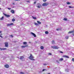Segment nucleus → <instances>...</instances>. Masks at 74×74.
<instances>
[{
    "label": "nucleus",
    "mask_w": 74,
    "mask_h": 74,
    "mask_svg": "<svg viewBox=\"0 0 74 74\" xmlns=\"http://www.w3.org/2000/svg\"><path fill=\"white\" fill-rule=\"evenodd\" d=\"M51 47L52 48H53V49H59V47L55 46H51Z\"/></svg>",
    "instance_id": "obj_1"
},
{
    "label": "nucleus",
    "mask_w": 74,
    "mask_h": 74,
    "mask_svg": "<svg viewBox=\"0 0 74 74\" xmlns=\"http://www.w3.org/2000/svg\"><path fill=\"white\" fill-rule=\"evenodd\" d=\"M33 58H34V57L32 56V54H31L30 56L29 57V59H31L32 60H34V59H33Z\"/></svg>",
    "instance_id": "obj_2"
},
{
    "label": "nucleus",
    "mask_w": 74,
    "mask_h": 74,
    "mask_svg": "<svg viewBox=\"0 0 74 74\" xmlns=\"http://www.w3.org/2000/svg\"><path fill=\"white\" fill-rule=\"evenodd\" d=\"M48 4H49V3H45L42 4V6H47V5H48Z\"/></svg>",
    "instance_id": "obj_3"
},
{
    "label": "nucleus",
    "mask_w": 74,
    "mask_h": 74,
    "mask_svg": "<svg viewBox=\"0 0 74 74\" xmlns=\"http://www.w3.org/2000/svg\"><path fill=\"white\" fill-rule=\"evenodd\" d=\"M42 6L41 4H40V3H38V6H37L38 8H40V7H41Z\"/></svg>",
    "instance_id": "obj_4"
},
{
    "label": "nucleus",
    "mask_w": 74,
    "mask_h": 74,
    "mask_svg": "<svg viewBox=\"0 0 74 74\" xmlns=\"http://www.w3.org/2000/svg\"><path fill=\"white\" fill-rule=\"evenodd\" d=\"M5 47H8V42H6L5 43Z\"/></svg>",
    "instance_id": "obj_5"
},
{
    "label": "nucleus",
    "mask_w": 74,
    "mask_h": 74,
    "mask_svg": "<svg viewBox=\"0 0 74 74\" xmlns=\"http://www.w3.org/2000/svg\"><path fill=\"white\" fill-rule=\"evenodd\" d=\"M14 25V24H13V23L8 24H7V26H11V25Z\"/></svg>",
    "instance_id": "obj_6"
},
{
    "label": "nucleus",
    "mask_w": 74,
    "mask_h": 74,
    "mask_svg": "<svg viewBox=\"0 0 74 74\" xmlns=\"http://www.w3.org/2000/svg\"><path fill=\"white\" fill-rule=\"evenodd\" d=\"M31 34L33 35V36H34V37H36V35L35 34H34L33 32H31Z\"/></svg>",
    "instance_id": "obj_7"
},
{
    "label": "nucleus",
    "mask_w": 74,
    "mask_h": 74,
    "mask_svg": "<svg viewBox=\"0 0 74 74\" xmlns=\"http://www.w3.org/2000/svg\"><path fill=\"white\" fill-rule=\"evenodd\" d=\"M22 48H25V47H28L27 45H25V46H21Z\"/></svg>",
    "instance_id": "obj_8"
},
{
    "label": "nucleus",
    "mask_w": 74,
    "mask_h": 74,
    "mask_svg": "<svg viewBox=\"0 0 74 74\" xmlns=\"http://www.w3.org/2000/svg\"><path fill=\"white\" fill-rule=\"evenodd\" d=\"M4 15H5V16H6V17H7L8 18H9V17L10 16V15L6 14H4Z\"/></svg>",
    "instance_id": "obj_9"
},
{
    "label": "nucleus",
    "mask_w": 74,
    "mask_h": 74,
    "mask_svg": "<svg viewBox=\"0 0 74 74\" xmlns=\"http://www.w3.org/2000/svg\"><path fill=\"white\" fill-rule=\"evenodd\" d=\"M5 49H7L5 48H0V50H1V51H4V50H5Z\"/></svg>",
    "instance_id": "obj_10"
},
{
    "label": "nucleus",
    "mask_w": 74,
    "mask_h": 74,
    "mask_svg": "<svg viewBox=\"0 0 74 74\" xmlns=\"http://www.w3.org/2000/svg\"><path fill=\"white\" fill-rule=\"evenodd\" d=\"M63 57L64 58H69L70 57L67 56H63Z\"/></svg>",
    "instance_id": "obj_11"
},
{
    "label": "nucleus",
    "mask_w": 74,
    "mask_h": 74,
    "mask_svg": "<svg viewBox=\"0 0 74 74\" xmlns=\"http://www.w3.org/2000/svg\"><path fill=\"white\" fill-rule=\"evenodd\" d=\"M11 12L12 14H14L15 13V11H14V10H11Z\"/></svg>",
    "instance_id": "obj_12"
},
{
    "label": "nucleus",
    "mask_w": 74,
    "mask_h": 74,
    "mask_svg": "<svg viewBox=\"0 0 74 74\" xmlns=\"http://www.w3.org/2000/svg\"><path fill=\"white\" fill-rule=\"evenodd\" d=\"M5 67L6 68H8L9 67V65L8 64H6L5 65Z\"/></svg>",
    "instance_id": "obj_13"
},
{
    "label": "nucleus",
    "mask_w": 74,
    "mask_h": 74,
    "mask_svg": "<svg viewBox=\"0 0 74 74\" xmlns=\"http://www.w3.org/2000/svg\"><path fill=\"white\" fill-rule=\"evenodd\" d=\"M63 60V58H60L59 60V61H60V62H62Z\"/></svg>",
    "instance_id": "obj_14"
},
{
    "label": "nucleus",
    "mask_w": 74,
    "mask_h": 74,
    "mask_svg": "<svg viewBox=\"0 0 74 74\" xmlns=\"http://www.w3.org/2000/svg\"><path fill=\"white\" fill-rule=\"evenodd\" d=\"M37 23H38V24H39V25H40V24H41V23L39 21H37Z\"/></svg>",
    "instance_id": "obj_15"
},
{
    "label": "nucleus",
    "mask_w": 74,
    "mask_h": 74,
    "mask_svg": "<svg viewBox=\"0 0 74 74\" xmlns=\"http://www.w3.org/2000/svg\"><path fill=\"white\" fill-rule=\"evenodd\" d=\"M61 28H59L56 29V30H57V31H59V30H61Z\"/></svg>",
    "instance_id": "obj_16"
},
{
    "label": "nucleus",
    "mask_w": 74,
    "mask_h": 74,
    "mask_svg": "<svg viewBox=\"0 0 74 74\" xmlns=\"http://www.w3.org/2000/svg\"><path fill=\"white\" fill-rule=\"evenodd\" d=\"M3 19H4V17L3 16L0 18V20H1V21H2V20H3Z\"/></svg>",
    "instance_id": "obj_17"
},
{
    "label": "nucleus",
    "mask_w": 74,
    "mask_h": 74,
    "mask_svg": "<svg viewBox=\"0 0 74 74\" xmlns=\"http://www.w3.org/2000/svg\"><path fill=\"white\" fill-rule=\"evenodd\" d=\"M23 58H24L23 56H21L20 58V59H21V60H22V59H23Z\"/></svg>",
    "instance_id": "obj_18"
},
{
    "label": "nucleus",
    "mask_w": 74,
    "mask_h": 74,
    "mask_svg": "<svg viewBox=\"0 0 74 74\" xmlns=\"http://www.w3.org/2000/svg\"><path fill=\"white\" fill-rule=\"evenodd\" d=\"M52 44H55V41L53 40L52 42Z\"/></svg>",
    "instance_id": "obj_19"
},
{
    "label": "nucleus",
    "mask_w": 74,
    "mask_h": 74,
    "mask_svg": "<svg viewBox=\"0 0 74 74\" xmlns=\"http://www.w3.org/2000/svg\"><path fill=\"white\" fill-rule=\"evenodd\" d=\"M73 32H74V31H71L69 32V34H70V33H73Z\"/></svg>",
    "instance_id": "obj_20"
},
{
    "label": "nucleus",
    "mask_w": 74,
    "mask_h": 74,
    "mask_svg": "<svg viewBox=\"0 0 74 74\" xmlns=\"http://www.w3.org/2000/svg\"><path fill=\"white\" fill-rule=\"evenodd\" d=\"M65 71L66 72H69V70L68 69H66L65 70Z\"/></svg>",
    "instance_id": "obj_21"
},
{
    "label": "nucleus",
    "mask_w": 74,
    "mask_h": 74,
    "mask_svg": "<svg viewBox=\"0 0 74 74\" xmlns=\"http://www.w3.org/2000/svg\"><path fill=\"white\" fill-rule=\"evenodd\" d=\"M40 49H44V47H43V46H41L40 47Z\"/></svg>",
    "instance_id": "obj_22"
},
{
    "label": "nucleus",
    "mask_w": 74,
    "mask_h": 74,
    "mask_svg": "<svg viewBox=\"0 0 74 74\" xmlns=\"http://www.w3.org/2000/svg\"><path fill=\"white\" fill-rule=\"evenodd\" d=\"M48 33H49V32H48V31H46L45 32V34H47Z\"/></svg>",
    "instance_id": "obj_23"
},
{
    "label": "nucleus",
    "mask_w": 74,
    "mask_h": 74,
    "mask_svg": "<svg viewBox=\"0 0 74 74\" xmlns=\"http://www.w3.org/2000/svg\"><path fill=\"white\" fill-rule=\"evenodd\" d=\"M15 21V19L14 18L12 19V22H14V21Z\"/></svg>",
    "instance_id": "obj_24"
},
{
    "label": "nucleus",
    "mask_w": 74,
    "mask_h": 74,
    "mask_svg": "<svg viewBox=\"0 0 74 74\" xmlns=\"http://www.w3.org/2000/svg\"><path fill=\"white\" fill-rule=\"evenodd\" d=\"M23 44L24 45H25L27 44V42H23Z\"/></svg>",
    "instance_id": "obj_25"
},
{
    "label": "nucleus",
    "mask_w": 74,
    "mask_h": 74,
    "mask_svg": "<svg viewBox=\"0 0 74 74\" xmlns=\"http://www.w3.org/2000/svg\"><path fill=\"white\" fill-rule=\"evenodd\" d=\"M34 19H37V18H36V17H34L33 16L32 17Z\"/></svg>",
    "instance_id": "obj_26"
},
{
    "label": "nucleus",
    "mask_w": 74,
    "mask_h": 74,
    "mask_svg": "<svg viewBox=\"0 0 74 74\" xmlns=\"http://www.w3.org/2000/svg\"><path fill=\"white\" fill-rule=\"evenodd\" d=\"M34 24H35V25H38V23H34Z\"/></svg>",
    "instance_id": "obj_27"
},
{
    "label": "nucleus",
    "mask_w": 74,
    "mask_h": 74,
    "mask_svg": "<svg viewBox=\"0 0 74 74\" xmlns=\"http://www.w3.org/2000/svg\"><path fill=\"white\" fill-rule=\"evenodd\" d=\"M66 4H70V3L69 2H67L66 3Z\"/></svg>",
    "instance_id": "obj_28"
},
{
    "label": "nucleus",
    "mask_w": 74,
    "mask_h": 74,
    "mask_svg": "<svg viewBox=\"0 0 74 74\" xmlns=\"http://www.w3.org/2000/svg\"><path fill=\"white\" fill-rule=\"evenodd\" d=\"M65 38H66V39H68V38H69V36H66Z\"/></svg>",
    "instance_id": "obj_29"
},
{
    "label": "nucleus",
    "mask_w": 74,
    "mask_h": 74,
    "mask_svg": "<svg viewBox=\"0 0 74 74\" xmlns=\"http://www.w3.org/2000/svg\"><path fill=\"white\" fill-rule=\"evenodd\" d=\"M64 21H67V18H64Z\"/></svg>",
    "instance_id": "obj_30"
},
{
    "label": "nucleus",
    "mask_w": 74,
    "mask_h": 74,
    "mask_svg": "<svg viewBox=\"0 0 74 74\" xmlns=\"http://www.w3.org/2000/svg\"><path fill=\"white\" fill-rule=\"evenodd\" d=\"M8 10H11V8H8Z\"/></svg>",
    "instance_id": "obj_31"
},
{
    "label": "nucleus",
    "mask_w": 74,
    "mask_h": 74,
    "mask_svg": "<svg viewBox=\"0 0 74 74\" xmlns=\"http://www.w3.org/2000/svg\"><path fill=\"white\" fill-rule=\"evenodd\" d=\"M56 62H57V63H59V61H58V60H57L56 61Z\"/></svg>",
    "instance_id": "obj_32"
},
{
    "label": "nucleus",
    "mask_w": 74,
    "mask_h": 74,
    "mask_svg": "<svg viewBox=\"0 0 74 74\" xmlns=\"http://www.w3.org/2000/svg\"><path fill=\"white\" fill-rule=\"evenodd\" d=\"M20 74H23L24 73L22 72H20Z\"/></svg>",
    "instance_id": "obj_33"
},
{
    "label": "nucleus",
    "mask_w": 74,
    "mask_h": 74,
    "mask_svg": "<svg viewBox=\"0 0 74 74\" xmlns=\"http://www.w3.org/2000/svg\"><path fill=\"white\" fill-rule=\"evenodd\" d=\"M1 35H2V34H1V35H0V37H1V38H3V37L1 36Z\"/></svg>",
    "instance_id": "obj_34"
},
{
    "label": "nucleus",
    "mask_w": 74,
    "mask_h": 74,
    "mask_svg": "<svg viewBox=\"0 0 74 74\" xmlns=\"http://www.w3.org/2000/svg\"><path fill=\"white\" fill-rule=\"evenodd\" d=\"M72 61H73V62H74V58H72Z\"/></svg>",
    "instance_id": "obj_35"
},
{
    "label": "nucleus",
    "mask_w": 74,
    "mask_h": 74,
    "mask_svg": "<svg viewBox=\"0 0 74 74\" xmlns=\"http://www.w3.org/2000/svg\"><path fill=\"white\" fill-rule=\"evenodd\" d=\"M43 65H44V66H46L47 65V64H45V63H44L43 64Z\"/></svg>",
    "instance_id": "obj_36"
},
{
    "label": "nucleus",
    "mask_w": 74,
    "mask_h": 74,
    "mask_svg": "<svg viewBox=\"0 0 74 74\" xmlns=\"http://www.w3.org/2000/svg\"><path fill=\"white\" fill-rule=\"evenodd\" d=\"M10 36L11 37H13V35H10Z\"/></svg>",
    "instance_id": "obj_37"
},
{
    "label": "nucleus",
    "mask_w": 74,
    "mask_h": 74,
    "mask_svg": "<svg viewBox=\"0 0 74 74\" xmlns=\"http://www.w3.org/2000/svg\"><path fill=\"white\" fill-rule=\"evenodd\" d=\"M47 0H43V1L44 2H45V1H47Z\"/></svg>",
    "instance_id": "obj_38"
},
{
    "label": "nucleus",
    "mask_w": 74,
    "mask_h": 74,
    "mask_svg": "<svg viewBox=\"0 0 74 74\" xmlns=\"http://www.w3.org/2000/svg\"><path fill=\"white\" fill-rule=\"evenodd\" d=\"M60 53H63V52L62 51H60Z\"/></svg>",
    "instance_id": "obj_39"
},
{
    "label": "nucleus",
    "mask_w": 74,
    "mask_h": 74,
    "mask_svg": "<svg viewBox=\"0 0 74 74\" xmlns=\"http://www.w3.org/2000/svg\"><path fill=\"white\" fill-rule=\"evenodd\" d=\"M49 55H52V54L51 53H49Z\"/></svg>",
    "instance_id": "obj_40"
},
{
    "label": "nucleus",
    "mask_w": 74,
    "mask_h": 74,
    "mask_svg": "<svg viewBox=\"0 0 74 74\" xmlns=\"http://www.w3.org/2000/svg\"><path fill=\"white\" fill-rule=\"evenodd\" d=\"M45 70H46V69H43V70H42V71H44Z\"/></svg>",
    "instance_id": "obj_41"
},
{
    "label": "nucleus",
    "mask_w": 74,
    "mask_h": 74,
    "mask_svg": "<svg viewBox=\"0 0 74 74\" xmlns=\"http://www.w3.org/2000/svg\"><path fill=\"white\" fill-rule=\"evenodd\" d=\"M27 2L28 3H29V2H30V1H27Z\"/></svg>",
    "instance_id": "obj_42"
},
{
    "label": "nucleus",
    "mask_w": 74,
    "mask_h": 74,
    "mask_svg": "<svg viewBox=\"0 0 74 74\" xmlns=\"http://www.w3.org/2000/svg\"><path fill=\"white\" fill-rule=\"evenodd\" d=\"M34 4H36V2L35 1L34 3Z\"/></svg>",
    "instance_id": "obj_43"
},
{
    "label": "nucleus",
    "mask_w": 74,
    "mask_h": 74,
    "mask_svg": "<svg viewBox=\"0 0 74 74\" xmlns=\"http://www.w3.org/2000/svg\"><path fill=\"white\" fill-rule=\"evenodd\" d=\"M69 8H71V6H69Z\"/></svg>",
    "instance_id": "obj_44"
},
{
    "label": "nucleus",
    "mask_w": 74,
    "mask_h": 74,
    "mask_svg": "<svg viewBox=\"0 0 74 74\" xmlns=\"http://www.w3.org/2000/svg\"><path fill=\"white\" fill-rule=\"evenodd\" d=\"M13 5H15V4L14 3H13Z\"/></svg>",
    "instance_id": "obj_45"
},
{
    "label": "nucleus",
    "mask_w": 74,
    "mask_h": 74,
    "mask_svg": "<svg viewBox=\"0 0 74 74\" xmlns=\"http://www.w3.org/2000/svg\"><path fill=\"white\" fill-rule=\"evenodd\" d=\"M15 0L16 1H18V0Z\"/></svg>",
    "instance_id": "obj_46"
},
{
    "label": "nucleus",
    "mask_w": 74,
    "mask_h": 74,
    "mask_svg": "<svg viewBox=\"0 0 74 74\" xmlns=\"http://www.w3.org/2000/svg\"><path fill=\"white\" fill-rule=\"evenodd\" d=\"M0 33H1V31H0Z\"/></svg>",
    "instance_id": "obj_47"
},
{
    "label": "nucleus",
    "mask_w": 74,
    "mask_h": 74,
    "mask_svg": "<svg viewBox=\"0 0 74 74\" xmlns=\"http://www.w3.org/2000/svg\"><path fill=\"white\" fill-rule=\"evenodd\" d=\"M72 35H74V34H73Z\"/></svg>",
    "instance_id": "obj_48"
},
{
    "label": "nucleus",
    "mask_w": 74,
    "mask_h": 74,
    "mask_svg": "<svg viewBox=\"0 0 74 74\" xmlns=\"http://www.w3.org/2000/svg\"><path fill=\"white\" fill-rule=\"evenodd\" d=\"M14 42H16V41H14Z\"/></svg>",
    "instance_id": "obj_49"
},
{
    "label": "nucleus",
    "mask_w": 74,
    "mask_h": 74,
    "mask_svg": "<svg viewBox=\"0 0 74 74\" xmlns=\"http://www.w3.org/2000/svg\"><path fill=\"white\" fill-rule=\"evenodd\" d=\"M50 74V73H49V74Z\"/></svg>",
    "instance_id": "obj_50"
},
{
    "label": "nucleus",
    "mask_w": 74,
    "mask_h": 74,
    "mask_svg": "<svg viewBox=\"0 0 74 74\" xmlns=\"http://www.w3.org/2000/svg\"><path fill=\"white\" fill-rule=\"evenodd\" d=\"M0 10H1V9L0 8Z\"/></svg>",
    "instance_id": "obj_51"
}]
</instances>
